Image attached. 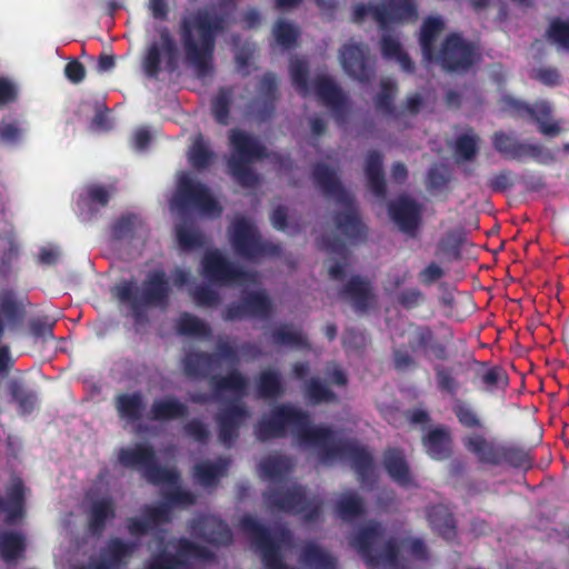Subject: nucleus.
<instances>
[{
    "instance_id": "60",
    "label": "nucleus",
    "mask_w": 569,
    "mask_h": 569,
    "mask_svg": "<svg viewBox=\"0 0 569 569\" xmlns=\"http://www.w3.org/2000/svg\"><path fill=\"white\" fill-rule=\"evenodd\" d=\"M549 41L569 50V21L561 18H553L546 31Z\"/></svg>"
},
{
    "instance_id": "5",
    "label": "nucleus",
    "mask_w": 569,
    "mask_h": 569,
    "mask_svg": "<svg viewBox=\"0 0 569 569\" xmlns=\"http://www.w3.org/2000/svg\"><path fill=\"white\" fill-rule=\"evenodd\" d=\"M231 154L227 161L229 174L243 188H253L259 178L251 163L268 158L267 148L252 134L241 130L229 131Z\"/></svg>"
},
{
    "instance_id": "19",
    "label": "nucleus",
    "mask_w": 569,
    "mask_h": 569,
    "mask_svg": "<svg viewBox=\"0 0 569 569\" xmlns=\"http://www.w3.org/2000/svg\"><path fill=\"white\" fill-rule=\"evenodd\" d=\"M388 214L398 229L409 237H416L421 223V207L409 196H400L388 203Z\"/></svg>"
},
{
    "instance_id": "43",
    "label": "nucleus",
    "mask_w": 569,
    "mask_h": 569,
    "mask_svg": "<svg viewBox=\"0 0 569 569\" xmlns=\"http://www.w3.org/2000/svg\"><path fill=\"white\" fill-rule=\"evenodd\" d=\"M27 549L26 537L17 531H1L0 532V558L11 563L24 556Z\"/></svg>"
},
{
    "instance_id": "64",
    "label": "nucleus",
    "mask_w": 569,
    "mask_h": 569,
    "mask_svg": "<svg viewBox=\"0 0 569 569\" xmlns=\"http://www.w3.org/2000/svg\"><path fill=\"white\" fill-rule=\"evenodd\" d=\"M183 431L193 441L206 445L210 439V430L208 426L198 418L189 420L183 426Z\"/></svg>"
},
{
    "instance_id": "49",
    "label": "nucleus",
    "mask_w": 569,
    "mask_h": 569,
    "mask_svg": "<svg viewBox=\"0 0 569 569\" xmlns=\"http://www.w3.org/2000/svg\"><path fill=\"white\" fill-rule=\"evenodd\" d=\"M452 178V170L448 164L442 162H435L429 167L427 171V190L431 193L442 192L448 189Z\"/></svg>"
},
{
    "instance_id": "26",
    "label": "nucleus",
    "mask_w": 569,
    "mask_h": 569,
    "mask_svg": "<svg viewBox=\"0 0 569 569\" xmlns=\"http://www.w3.org/2000/svg\"><path fill=\"white\" fill-rule=\"evenodd\" d=\"M421 445L426 453L433 460L443 461L452 455L451 430L446 425L430 428L421 437Z\"/></svg>"
},
{
    "instance_id": "23",
    "label": "nucleus",
    "mask_w": 569,
    "mask_h": 569,
    "mask_svg": "<svg viewBox=\"0 0 569 569\" xmlns=\"http://www.w3.org/2000/svg\"><path fill=\"white\" fill-rule=\"evenodd\" d=\"M259 96L250 102V108L260 122L269 121L276 111L278 79L273 72H266L258 84Z\"/></svg>"
},
{
    "instance_id": "21",
    "label": "nucleus",
    "mask_w": 569,
    "mask_h": 569,
    "mask_svg": "<svg viewBox=\"0 0 569 569\" xmlns=\"http://www.w3.org/2000/svg\"><path fill=\"white\" fill-rule=\"evenodd\" d=\"M410 329L408 348L411 352H421L425 356L431 353L436 359L441 361L449 359L447 345L437 339L430 326L411 323Z\"/></svg>"
},
{
    "instance_id": "14",
    "label": "nucleus",
    "mask_w": 569,
    "mask_h": 569,
    "mask_svg": "<svg viewBox=\"0 0 569 569\" xmlns=\"http://www.w3.org/2000/svg\"><path fill=\"white\" fill-rule=\"evenodd\" d=\"M159 40L152 41L143 56L142 68L150 79H158L161 72V54L166 57V68L173 71L178 63V47L170 29L167 26L156 28Z\"/></svg>"
},
{
    "instance_id": "44",
    "label": "nucleus",
    "mask_w": 569,
    "mask_h": 569,
    "mask_svg": "<svg viewBox=\"0 0 569 569\" xmlns=\"http://www.w3.org/2000/svg\"><path fill=\"white\" fill-rule=\"evenodd\" d=\"M259 469L264 479L274 482L273 485H282L292 469V463L290 458L284 456H268L260 462Z\"/></svg>"
},
{
    "instance_id": "42",
    "label": "nucleus",
    "mask_w": 569,
    "mask_h": 569,
    "mask_svg": "<svg viewBox=\"0 0 569 569\" xmlns=\"http://www.w3.org/2000/svg\"><path fill=\"white\" fill-rule=\"evenodd\" d=\"M256 389L260 399H278L286 392L280 372L273 369L262 370L258 375Z\"/></svg>"
},
{
    "instance_id": "47",
    "label": "nucleus",
    "mask_w": 569,
    "mask_h": 569,
    "mask_svg": "<svg viewBox=\"0 0 569 569\" xmlns=\"http://www.w3.org/2000/svg\"><path fill=\"white\" fill-rule=\"evenodd\" d=\"M337 516L343 521H352L366 513L363 499L356 492L343 493L335 506Z\"/></svg>"
},
{
    "instance_id": "37",
    "label": "nucleus",
    "mask_w": 569,
    "mask_h": 569,
    "mask_svg": "<svg viewBox=\"0 0 569 569\" xmlns=\"http://www.w3.org/2000/svg\"><path fill=\"white\" fill-rule=\"evenodd\" d=\"M270 338L273 345L279 347H289L298 350H310L311 345L302 329L292 323H281L276 327Z\"/></svg>"
},
{
    "instance_id": "61",
    "label": "nucleus",
    "mask_w": 569,
    "mask_h": 569,
    "mask_svg": "<svg viewBox=\"0 0 569 569\" xmlns=\"http://www.w3.org/2000/svg\"><path fill=\"white\" fill-rule=\"evenodd\" d=\"M23 132V123L17 119L3 118L0 121V141L3 143L17 144Z\"/></svg>"
},
{
    "instance_id": "55",
    "label": "nucleus",
    "mask_w": 569,
    "mask_h": 569,
    "mask_svg": "<svg viewBox=\"0 0 569 569\" xmlns=\"http://www.w3.org/2000/svg\"><path fill=\"white\" fill-rule=\"evenodd\" d=\"M452 412L458 422L466 429H482L483 423L476 410L466 401L456 398L452 405Z\"/></svg>"
},
{
    "instance_id": "20",
    "label": "nucleus",
    "mask_w": 569,
    "mask_h": 569,
    "mask_svg": "<svg viewBox=\"0 0 569 569\" xmlns=\"http://www.w3.org/2000/svg\"><path fill=\"white\" fill-rule=\"evenodd\" d=\"M249 412L246 406L238 401H230L220 409L214 417L218 427L219 441L230 447L239 438V430L248 418Z\"/></svg>"
},
{
    "instance_id": "45",
    "label": "nucleus",
    "mask_w": 569,
    "mask_h": 569,
    "mask_svg": "<svg viewBox=\"0 0 569 569\" xmlns=\"http://www.w3.org/2000/svg\"><path fill=\"white\" fill-rule=\"evenodd\" d=\"M443 28V21L437 17H428L420 29V47L426 62H431L433 58L435 42Z\"/></svg>"
},
{
    "instance_id": "35",
    "label": "nucleus",
    "mask_w": 569,
    "mask_h": 569,
    "mask_svg": "<svg viewBox=\"0 0 569 569\" xmlns=\"http://www.w3.org/2000/svg\"><path fill=\"white\" fill-rule=\"evenodd\" d=\"M365 173L368 187L377 198H385L387 183L383 173V157L378 150H369L366 157Z\"/></svg>"
},
{
    "instance_id": "3",
    "label": "nucleus",
    "mask_w": 569,
    "mask_h": 569,
    "mask_svg": "<svg viewBox=\"0 0 569 569\" xmlns=\"http://www.w3.org/2000/svg\"><path fill=\"white\" fill-rule=\"evenodd\" d=\"M311 178L315 186L327 198H332L346 207V211L336 212L333 216L336 228L351 241L363 240L366 226L353 206L352 197L342 186L337 172L327 163L317 162L312 167Z\"/></svg>"
},
{
    "instance_id": "28",
    "label": "nucleus",
    "mask_w": 569,
    "mask_h": 569,
    "mask_svg": "<svg viewBox=\"0 0 569 569\" xmlns=\"http://www.w3.org/2000/svg\"><path fill=\"white\" fill-rule=\"evenodd\" d=\"M426 517L431 530L446 541H452L457 537V521L447 506L442 503L429 506Z\"/></svg>"
},
{
    "instance_id": "36",
    "label": "nucleus",
    "mask_w": 569,
    "mask_h": 569,
    "mask_svg": "<svg viewBox=\"0 0 569 569\" xmlns=\"http://www.w3.org/2000/svg\"><path fill=\"white\" fill-rule=\"evenodd\" d=\"M230 466L228 458H218L217 461L204 460L193 467L194 480L204 488L216 487L221 477L226 476Z\"/></svg>"
},
{
    "instance_id": "31",
    "label": "nucleus",
    "mask_w": 569,
    "mask_h": 569,
    "mask_svg": "<svg viewBox=\"0 0 569 569\" xmlns=\"http://www.w3.org/2000/svg\"><path fill=\"white\" fill-rule=\"evenodd\" d=\"M383 529L377 521H371L361 527L351 540V546L357 549L358 553L366 563L377 562V557L373 556V545L382 536Z\"/></svg>"
},
{
    "instance_id": "53",
    "label": "nucleus",
    "mask_w": 569,
    "mask_h": 569,
    "mask_svg": "<svg viewBox=\"0 0 569 569\" xmlns=\"http://www.w3.org/2000/svg\"><path fill=\"white\" fill-rule=\"evenodd\" d=\"M290 77L296 91L301 97L310 93L309 88V63L305 59H293L290 62Z\"/></svg>"
},
{
    "instance_id": "11",
    "label": "nucleus",
    "mask_w": 569,
    "mask_h": 569,
    "mask_svg": "<svg viewBox=\"0 0 569 569\" xmlns=\"http://www.w3.org/2000/svg\"><path fill=\"white\" fill-rule=\"evenodd\" d=\"M501 110L513 118H520L537 124L538 131L545 137H556L562 132L561 122L553 120V107L548 100H537L529 104L511 96L500 100Z\"/></svg>"
},
{
    "instance_id": "25",
    "label": "nucleus",
    "mask_w": 569,
    "mask_h": 569,
    "mask_svg": "<svg viewBox=\"0 0 569 569\" xmlns=\"http://www.w3.org/2000/svg\"><path fill=\"white\" fill-rule=\"evenodd\" d=\"M339 296L350 302L357 312H366L376 300L371 282L359 274L352 276L347 281L339 290Z\"/></svg>"
},
{
    "instance_id": "1",
    "label": "nucleus",
    "mask_w": 569,
    "mask_h": 569,
    "mask_svg": "<svg viewBox=\"0 0 569 569\" xmlns=\"http://www.w3.org/2000/svg\"><path fill=\"white\" fill-rule=\"evenodd\" d=\"M291 429L302 447L318 450L321 462L347 459L361 483H368L373 476V457L365 446L355 439H336L335 431L328 426H313L310 415L292 403L274 406L268 416H263L254 426L253 432L261 442L286 437Z\"/></svg>"
},
{
    "instance_id": "29",
    "label": "nucleus",
    "mask_w": 569,
    "mask_h": 569,
    "mask_svg": "<svg viewBox=\"0 0 569 569\" xmlns=\"http://www.w3.org/2000/svg\"><path fill=\"white\" fill-rule=\"evenodd\" d=\"M318 244L320 249L340 258L341 261H337L329 267L328 273L330 279L343 281L349 259V250L345 241L336 234H325L318 239Z\"/></svg>"
},
{
    "instance_id": "22",
    "label": "nucleus",
    "mask_w": 569,
    "mask_h": 569,
    "mask_svg": "<svg viewBox=\"0 0 569 569\" xmlns=\"http://www.w3.org/2000/svg\"><path fill=\"white\" fill-rule=\"evenodd\" d=\"M313 86L321 103L332 111L337 122L342 123L348 113V99L341 88L327 76H318Z\"/></svg>"
},
{
    "instance_id": "4",
    "label": "nucleus",
    "mask_w": 569,
    "mask_h": 569,
    "mask_svg": "<svg viewBox=\"0 0 569 569\" xmlns=\"http://www.w3.org/2000/svg\"><path fill=\"white\" fill-rule=\"evenodd\" d=\"M112 295L119 302L128 305L133 317L139 319L146 308L166 309L169 306L171 287L163 270H153L147 274L140 292L133 280H123L112 288Z\"/></svg>"
},
{
    "instance_id": "30",
    "label": "nucleus",
    "mask_w": 569,
    "mask_h": 569,
    "mask_svg": "<svg viewBox=\"0 0 569 569\" xmlns=\"http://www.w3.org/2000/svg\"><path fill=\"white\" fill-rule=\"evenodd\" d=\"M24 493L23 481L17 478L8 487L7 496L0 497V512H6L7 525H13L24 516Z\"/></svg>"
},
{
    "instance_id": "41",
    "label": "nucleus",
    "mask_w": 569,
    "mask_h": 569,
    "mask_svg": "<svg viewBox=\"0 0 569 569\" xmlns=\"http://www.w3.org/2000/svg\"><path fill=\"white\" fill-rule=\"evenodd\" d=\"M114 407L120 419L128 422L139 421L144 411L143 396L140 391L119 393L114 398Z\"/></svg>"
},
{
    "instance_id": "24",
    "label": "nucleus",
    "mask_w": 569,
    "mask_h": 569,
    "mask_svg": "<svg viewBox=\"0 0 569 569\" xmlns=\"http://www.w3.org/2000/svg\"><path fill=\"white\" fill-rule=\"evenodd\" d=\"M190 532L196 538L216 546H227L232 542V532L228 523L214 517H200L193 519Z\"/></svg>"
},
{
    "instance_id": "33",
    "label": "nucleus",
    "mask_w": 569,
    "mask_h": 569,
    "mask_svg": "<svg viewBox=\"0 0 569 569\" xmlns=\"http://www.w3.org/2000/svg\"><path fill=\"white\" fill-rule=\"evenodd\" d=\"M114 517L116 508L111 497H102L92 501L88 516V531L94 537L101 536L108 521Z\"/></svg>"
},
{
    "instance_id": "34",
    "label": "nucleus",
    "mask_w": 569,
    "mask_h": 569,
    "mask_svg": "<svg viewBox=\"0 0 569 569\" xmlns=\"http://www.w3.org/2000/svg\"><path fill=\"white\" fill-rule=\"evenodd\" d=\"M209 386L216 398H220L228 391L233 392L238 397H243L247 395L248 379L238 369H233L224 376H210Z\"/></svg>"
},
{
    "instance_id": "18",
    "label": "nucleus",
    "mask_w": 569,
    "mask_h": 569,
    "mask_svg": "<svg viewBox=\"0 0 569 569\" xmlns=\"http://www.w3.org/2000/svg\"><path fill=\"white\" fill-rule=\"evenodd\" d=\"M203 276L217 284H231L248 278V272L224 258L219 251H208L202 260Z\"/></svg>"
},
{
    "instance_id": "50",
    "label": "nucleus",
    "mask_w": 569,
    "mask_h": 569,
    "mask_svg": "<svg viewBox=\"0 0 569 569\" xmlns=\"http://www.w3.org/2000/svg\"><path fill=\"white\" fill-rule=\"evenodd\" d=\"M397 91V86L395 82L390 80L381 81V90L375 98L376 108L382 111L385 114L390 116L395 119H400L402 111H398V109L393 104V97Z\"/></svg>"
},
{
    "instance_id": "6",
    "label": "nucleus",
    "mask_w": 569,
    "mask_h": 569,
    "mask_svg": "<svg viewBox=\"0 0 569 569\" xmlns=\"http://www.w3.org/2000/svg\"><path fill=\"white\" fill-rule=\"evenodd\" d=\"M262 497L272 511L302 515L303 520L309 523L318 521L321 517L323 501L318 497L308 498L301 485H272Z\"/></svg>"
},
{
    "instance_id": "56",
    "label": "nucleus",
    "mask_w": 569,
    "mask_h": 569,
    "mask_svg": "<svg viewBox=\"0 0 569 569\" xmlns=\"http://www.w3.org/2000/svg\"><path fill=\"white\" fill-rule=\"evenodd\" d=\"M214 158V152L203 141L202 137L194 140L189 151V162L197 169L202 170L210 166Z\"/></svg>"
},
{
    "instance_id": "27",
    "label": "nucleus",
    "mask_w": 569,
    "mask_h": 569,
    "mask_svg": "<svg viewBox=\"0 0 569 569\" xmlns=\"http://www.w3.org/2000/svg\"><path fill=\"white\" fill-rule=\"evenodd\" d=\"M417 9L411 0H386L373 7V19L386 29L392 22L416 19Z\"/></svg>"
},
{
    "instance_id": "8",
    "label": "nucleus",
    "mask_w": 569,
    "mask_h": 569,
    "mask_svg": "<svg viewBox=\"0 0 569 569\" xmlns=\"http://www.w3.org/2000/svg\"><path fill=\"white\" fill-rule=\"evenodd\" d=\"M118 461L127 469L140 470L144 479L154 486L178 483L180 479L177 470L159 465L154 448L146 442H138L131 448H120Z\"/></svg>"
},
{
    "instance_id": "40",
    "label": "nucleus",
    "mask_w": 569,
    "mask_h": 569,
    "mask_svg": "<svg viewBox=\"0 0 569 569\" xmlns=\"http://www.w3.org/2000/svg\"><path fill=\"white\" fill-rule=\"evenodd\" d=\"M188 415V407L173 396L153 400L150 408V418L154 421H171Z\"/></svg>"
},
{
    "instance_id": "13",
    "label": "nucleus",
    "mask_w": 569,
    "mask_h": 569,
    "mask_svg": "<svg viewBox=\"0 0 569 569\" xmlns=\"http://www.w3.org/2000/svg\"><path fill=\"white\" fill-rule=\"evenodd\" d=\"M476 61L475 46L459 33H450L443 40L440 50L433 52L432 62L449 73L468 71Z\"/></svg>"
},
{
    "instance_id": "16",
    "label": "nucleus",
    "mask_w": 569,
    "mask_h": 569,
    "mask_svg": "<svg viewBox=\"0 0 569 569\" xmlns=\"http://www.w3.org/2000/svg\"><path fill=\"white\" fill-rule=\"evenodd\" d=\"M339 58L349 77L362 83H369L375 78V60L367 44L346 43L339 50Z\"/></svg>"
},
{
    "instance_id": "32",
    "label": "nucleus",
    "mask_w": 569,
    "mask_h": 569,
    "mask_svg": "<svg viewBox=\"0 0 569 569\" xmlns=\"http://www.w3.org/2000/svg\"><path fill=\"white\" fill-rule=\"evenodd\" d=\"M383 467L389 477L401 487L413 482L405 453L398 448H388L383 452Z\"/></svg>"
},
{
    "instance_id": "58",
    "label": "nucleus",
    "mask_w": 569,
    "mask_h": 569,
    "mask_svg": "<svg viewBox=\"0 0 569 569\" xmlns=\"http://www.w3.org/2000/svg\"><path fill=\"white\" fill-rule=\"evenodd\" d=\"M272 33L277 43L284 49L295 47L299 37L298 29L292 23L282 19L274 23Z\"/></svg>"
},
{
    "instance_id": "51",
    "label": "nucleus",
    "mask_w": 569,
    "mask_h": 569,
    "mask_svg": "<svg viewBox=\"0 0 569 569\" xmlns=\"http://www.w3.org/2000/svg\"><path fill=\"white\" fill-rule=\"evenodd\" d=\"M305 396L312 405L336 402L337 395L319 378H311L307 381Z\"/></svg>"
},
{
    "instance_id": "9",
    "label": "nucleus",
    "mask_w": 569,
    "mask_h": 569,
    "mask_svg": "<svg viewBox=\"0 0 569 569\" xmlns=\"http://www.w3.org/2000/svg\"><path fill=\"white\" fill-rule=\"evenodd\" d=\"M229 241L237 256L246 260L278 256L281 246L263 240L258 228L249 219L237 217L229 228Z\"/></svg>"
},
{
    "instance_id": "7",
    "label": "nucleus",
    "mask_w": 569,
    "mask_h": 569,
    "mask_svg": "<svg viewBox=\"0 0 569 569\" xmlns=\"http://www.w3.org/2000/svg\"><path fill=\"white\" fill-rule=\"evenodd\" d=\"M462 445L481 463L491 466L508 465L513 468H529L532 463L529 452L525 448L517 445L489 441L481 433L465 436Z\"/></svg>"
},
{
    "instance_id": "63",
    "label": "nucleus",
    "mask_w": 569,
    "mask_h": 569,
    "mask_svg": "<svg viewBox=\"0 0 569 569\" xmlns=\"http://www.w3.org/2000/svg\"><path fill=\"white\" fill-rule=\"evenodd\" d=\"M456 153L458 159L471 161L478 153V138L467 133L460 134L456 140Z\"/></svg>"
},
{
    "instance_id": "54",
    "label": "nucleus",
    "mask_w": 569,
    "mask_h": 569,
    "mask_svg": "<svg viewBox=\"0 0 569 569\" xmlns=\"http://www.w3.org/2000/svg\"><path fill=\"white\" fill-rule=\"evenodd\" d=\"M10 395L18 403L21 415L31 413L37 405V395L34 391L27 389L21 382L13 380L9 385Z\"/></svg>"
},
{
    "instance_id": "62",
    "label": "nucleus",
    "mask_w": 569,
    "mask_h": 569,
    "mask_svg": "<svg viewBox=\"0 0 569 569\" xmlns=\"http://www.w3.org/2000/svg\"><path fill=\"white\" fill-rule=\"evenodd\" d=\"M142 513L149 521V526L152 530L160 525L169 523L171 521L170 506L164 501L156 506H144L142 508Z\"/></svg>"
},
{
    "instance_id": "48",
    "label": "nucleus",
    "mask_w": 569,
    "mask_h": 569,
    "mask_svg": "<svg viewBox=\"0 0 569 569\" xmlns=\"http://www.w3.org/2000/svg\"><path fill=\"white\" fill-rule=\"evenodd\" d=\"M234 89L231 86L220 87L211 100V113L217 123L227 126L230 122V109Z\"/></svg>"
},
{
    "instance_id": "15",
    "label": "nucleus",
    "mask_w": 569,
    "mask_h": 569,
    "mask_svg": "<svg viewBox=\"0 0 569 569\" xmlns=\"http://www.w3.org/2000/svg\"><path fill=\"white\" fill-rule=\"evenodd\" d=\"M214 555L204 546L197 545L188 538H180L176 553L161 551L151 557L144 569H190L189 560L210 561Z\"/></svg>"
},
{
    "instance_id": "39",
    "label": "nucleus",
    "mask_w": 569,
    "mask_h": 569,
    "mask_svg": "<svg viewBox=\"0 0 569 569\" xmlns=\"http://www.w3.org/2000/svg\"><path fill=\"white\" fill-rule=\"evenodd\" d=\"M299 562L307 569H337L338 560L315 542H307L300 551Z\"/></svg>"
},
{
    "instance_id": "57",
    "label": "nucleus",
    "mask_w": 569,
    "mask_h": 569,
    "mask_svg": "<svg viewBox=\"0 0 569 569\" xmlns=\"http://www.w3.org/2000/svg\"><path fill=\"white\" fill-rule=\"evenodd\" d=\"M435 375L438 390L456 399V396L460 389V382L453 376L452 369L437 365L435 367Z\"/></svg>"
},
{
    "instance_id": "59",
    "label": "nucleus",
    "mask_w": 569,
    "mask_h": 569,
    "mask_svg": "<svg viewBox=\"0 0 569 569\" xmlns=\"http://www.w3.org/2000/svg\"><path fill=\"white\" fill-rule=\"evenodd\" d=\"M176 236L180 248L184 251L199 249L204 246L203 234L192 228L179 224L176 227Z\"/></svg>"
},
{
    "instance_id": "12",
    "label": "nucleus",
    "mask_w": 569,
    "mask_h": 569,
    "mask_svg": "<svg viewBox=\"0 0 569 569\" xmlns=\"http://www.w3.org/2000/svg\"><path fill=\"white\" fill-rule=\"evenodd\" d=\"M491 142L493 149L507 160L523 162L532 159L540 164H549L556 160L553 153L541 144L521 141L516 134L502 130L492 134Z\"/></svg>"
},
{
    "instance_id": "38",
    "label": "nucleus",
    "mask_w": 569,
    "mask_h": 569,
    "mask_svg": "<svg viewBox=\"0 0 569 569\" xmlns=\"http://www.w3.org/2000/svg\"><path fill=\"white\" fill-rule=\"evenodd\" d=\"M214 365L216 356L206 351H191L182 359L183 373L196 380L208 378Z\"/></svg>"
},
{
    "instance_id": "2",
    "label": "nucleus",
    "mask_w": 569,
    "mask_h": 569,
    "mask_svg": "<svg viewBox=\"0 0 569 569\" xmlns=\"http://www.w3.org/2000/svg\"><path fill=\"white\" fill-rule=\"evenodd\" d=\"M228 27L223 14L211 13L201 8L179 22V36L186 59L198 77H206L212 70V58L218 36Z\"/></svg>"
},
{
    "instance_id": "52",
    "label": "nucleus",
    "mask_w": 569,
    "mask_h": 569,
    "mask_svg": "<svg viewBox=\"0 0 569 569\" xmlns=\"http://www.w3.org/2000/svg\"><path fill=\"white\" fill-rule=\"evenodd\" d=\"M177 331L181 336L188 337H210L211 328L198 317L191 313L180 316L177 323Z\"/></svg>"
},
{
    "instance_id": "17",
    "label": "nucleus",
    "mask_w": 569,
    "mask_h": 569,
    "mask_svg": "<svg viewBox=\"0 0 569 569\" xmlns=\"http://www.w3.org/2000/svg\"><path fill=\"white\" fill-rule=\"evenodd\" d=\"M273 312V303L264 290L249 291L238 302L230 303L223 311L226 321L247 318L268 319Z\"/></svg>"
},
{
    "instance_id": "46",
    "label": "nucleus",
    "mask_w": 569,
    "mask_h": 569,
    "mask_svg": "<svg viewBox=\"0 0 569 569\" xmlns=\"http://www.w3.org/2000/svg\"><path fill=\"white\" fill-rule=\"evenodd\" d=\"M139 230H144V223L136 213L120 216L110 227L112 239L118 241L133 239Z\"/></svg>"
},
{
    "instance_id": "10",
    "label": "nucleus",
    "mask_w": 569,
    "mask_h": 569,
    "mask_svg": "<svg viewBox=\"0 0 569 569\" xmlns=\"http://www.w3.org/2000/svg\"><path fill=\"white\" fill-rule=\"evenodd\" d=\"M171 204L180 212L186 213L190 209L197 210L201 216L218 218L222 213V207L212 197L209 188L188 174L180 177Z\"/></svg>"
}]
</instances>
